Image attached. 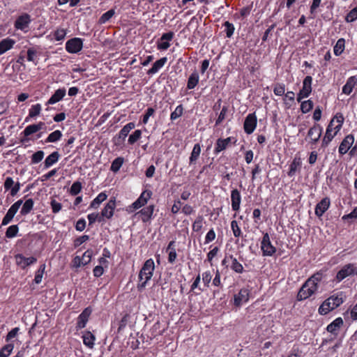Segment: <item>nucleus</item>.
Instances as JSON below:
<instances>
[{"instance_id":"de8ad7c7","label":"nucleus","mask_w":357,"mask_h":357,"mask_svg":"<svg viewBox=\"0 0 357 357\" xmlns=\"http://www.w3.org/2000/svg\"><path fill=\"white\" fill-rule=\"evenodd\" d=\"M301 109L303 114L309 112L313 107V102L310 100L302 101L301 100Z\"/></svg>"},{"instance_id":"4be33fe9","label":"nucleus","mask_w":357,"mask_h":357,"mask_svg":"<svg viewBox=\"0 0 357 357\" xmlns=\"http://www.w3.org/2000/svg\"><path fill=\"white\" fill-rule=\"evenodd\" d=\"M66 90L64 88L57 89L47 100V105H54L61 100L66 96Z\"/></svg>"},{"instance_id":"473e14b6","label":"nucleus","mask_w":357,"mask_h":357,"mask_svg":"<svg viewBox=\"0 0 357 357\" xmlns=\"http://www.w3.org/2000/svg\"><path fill=\"white\" fill-rule=\"evenodd\" d=\"M135 127V124L133 122H130L125 125L119 132V138L125 139L128 135L129 132Z\"/></svg>"},{"instance_id":"37998d69","label":"nucleus","mask_w":357,"mask_h":357,"mask_svg":"<svg viewBox=\"0 0 357 357\" xmlns=\"http://www.w3.org/2000/svg\"><path fill=\"white\" fill-rule=\"evenodd\" d=\"M62 137V133L60 130H56L52 132H51L47 138L46 139V142H56L59 141Z\"/></svg>"},{"instance_id":"69168bd1","label":"nucleus","mask_w":357,"mask_h":357,"mask_svg":"<svg viewBox=\"0 0 357 357\" xmlns=\"http://www.w3.org/2000/svg\"><path fill=\"white\" fill-rule=\"evenodd\" d=\"M22 199H20L18 201H17L15 203H14L11 206L10 208L8 209V212H9L10 213H11L13 215L15 216V215L16 214V213L17 212V211L19 210V208L20 207V206L22 205Z\"/></svg>"},{"instance_id":"f704fd0d","label":"nucleus","mask_w":357,"mask_h":357,"mask_svg":"<svg viewBox=\"0 0 357 357\" xmlns=\"http://www.w3.org/2000/svg\"><path fill=\"white\" fill-rule=\"evenodd\" d=\"M199 76L197 71L193 72L188 79L187 88L188 89H193L199 83Z\"/></svg>"},{"instance_id":"4468645a","label":"nucleus","mask_w":357,"mask_h":357,"mask_svg":"<svg viewBox=\"0 0 357 357\" xmlns=\"http://www.w3.org/2000/svg\"><path fill=\"white\" fill-rule=\"evenodd\" d=\"M322 135V128L319 125H314L310 128L307 132V136L310 138V142L316 144Z\"/></svg>"},{"instance_id":"72a5a7b5","label":"nucleus","mask_w":357,"mask_h":357,"mask_svg":"<svg viewBox=\"0 0 357 357\" xmlns=\"http://www.w3.org/2000/svg\"><path fill=\"white\" fill-rule=\"evenodd\" d=\"M107 198V195L105 192H100L96 198L93 199L89 207L91 208H98L100 204L106 200Z\"/></svg>"},{"instance_id":"20e7f679","label":"nucleus","mask_w":357,"mask_h":357,"mask_svg":"<svg viewBox=\"0 0 357 357\" xmlns=\"http://www.w3.org/2000/svg\"><path fill=\"white\" fill-rule=\"evenodd\" d=\"M343 303L342 294H335L325 300L319 307V313L325 315L339 307Z\"/></svg>"},{"instance_id":"680f3d73","label":"nucleus","mask_w":357,"mask_h":357,"mask_svg":"<svg viewBox=\"0 0 357 357\" xmlns=\"http://www.w3.org/2000/svg\"><path fill=\"white\" fill-rule=\"evenodd\" d=\"M45 269V265L43 264L40 266V268L36 273L34 281L36 284H39L41 282Z\"/></svg>"},{"instance_id":"a19ab883","label":"nucleus","mask_w":357,"mask_h":357,"mask_svg":"<svg viewBox=\"0 0 357 357\" xmlns=\"http://www.w3.org/2000/svg\"><path fill=\"white\" fill-rule=\"evenodd\" d=\"M20 331V328L17 327H15L13 328L7 335L6 337V342H13L15 343L17 339V336L18 334V332Z\"/></svg>"},{"instance_id":"c9c22d12","label":"nucleus","mask_w":357,"mask_h":357,"mask_svg":"<svg viewBox=\"0 0 357 357\" xmlns=\"http://www.w3.org/2000/svg\"><path fill=\"white\" fill-rule=\"evenodd\" d=\"M201 153V146L199 144H195L192 149L191 155L190 156V163H194L199 157Z\"/></svg>"},{"instance_id":"ddd939ff","label":"nucleus","mask_w":357,"mask_h":357,"mask_svg":"<svg viewBox=\"0 0 357 357\" xmlns=\"http://www.w3.org/2000/svg\"><path fill=\"white\" fill-rule=\"evenodd\" d=\"M354 142V137L352 135H347L342 142L338 149V152L340 155H344L349 150L351 146Z\"/></svg>"},{"instance_id":"58836bf2","label":"nucleus","mask_w":357,"mask_h":357,"mask_svg":"<svg viewBox=\"0 0 357 357\" xmlns=\"http://www.w3.org/2000/svg\"><path fill=\"white\" fill-rule=\"evenodd\" d=\"M42 110V106L40 104L37 103L33 105L29 110V117L34 118L38 116Z\"/></svg>"},{"instance_id":"4d7b16f0","label":"nucleus","mask_w":357,"mask_h":357,"mask_svg":"<svg viewBox=\"0 0 357 357\" xmlns=\"http://www.w3.org/2000/svg\"><path fill=\"white\" fill-rule=\"evenodd\" d=\"M273 92L276 96H283L285 93V85L282 83H277L274 86Z\"/></svg>"},{"instance_id":"13d9d810","label":"nucleus","mask_w":357,"mask_h":357,"mask_svg":"<svg viewBox=\"0 0 357 357\" xmlns=\"http://www.w3.org/2000/svg\"><path fill=\"white\" fill-rule=\"evenodd\" d=\"M224 26L225 27L226 36L227 38H231L234 32L235 28L233 24L227 21L225 22Z\"/></svg>"},{"instance_id":"774afa93","label":"nucleus","mask_w":357,"mask_h":357,"mask_svg":"<svg viewBox=\"0 0 357 357\" xmlns=\"http://www.w3.org/2000/svg\"><path fill=\"white\" fill-rule=\"evenodd\" d=\"M22 199H20L18 201H17L15 203H14L11 206L10 208L8 209V212H9L10 213H11L13 215L15 216V215L16 214V213L17 212V211L19 210V208L20 207V206L22 205Z\"/></svg>"},{"instance_id":"1a4fd4ad","label":"nucleus","mask_w":357,"mask_h":357,"mask_svg":"<svg viewBox=\"0 0 357 357\" xmlns=\"http://www.w3.org/2000/svg\"><path fill=\"white\" fill-rule=\"evenodd\" d=\"M250 290L248 288H242L238 294L234 296V305L239 307L249 301Z\"/></svg>"},{"instance_id":"c03bdc74","label":"nucleus","mask_w":357,"mask_h":357,"mask_svg":"<svg viewBox=\"0 0 357 357\" xmlns=\"http://www.w3.org/2000/svg\"><path fill=\"white\" fill-rule=\"evenodd\" d=\"M66 33L67 31L66 29L59 28L54 33V39L56 41L63 40L66 38Z\"/></svg>"},{"instance_id":"dca6fc26","label":"nucleus","mask_w":357,"mask_h":357,"mask_svg":"<svg viewBox=\"0 0 357 357\" xmlns=\"http://www.w3.org/2000/svg\"><path fill=\"white\" fill-rule=\"evenodd\" d=\"M116 208L115 198L109 199L101 211V216L107 219H110L113 215Z\"/></svg>"},{"instance_id":"f03ea898","label":"nucleus","mask_w":357,"mask_h":357,"mask_svg":"<svg viewBox=\"0 0 357 357\" xmlns=\"http://www.w3.org/2000/svg\"><path fill=\"white\" fill-rule=\"evenodd\" d=\"M321 279V275L319 273L314 274L302 286L298 293V300H305L313 295L318 289V284Z\"/></svg>"},{"instance_id":"a211bd4d","label":"nucleus","mask_w":357,"mask_h":357,"mask_svg":"<svg viewBox=\"0 0 357 357\" xmlns=\"http://www.w3.org/2000/svg\"><path fill=\"white\" fill-rule=\"evenodd\" d=\"M331 201L328 197H325L321 200L315 206V215L321 217L328 209Z\"/></svg>"},{"instance_id":"aec40b11","label":"nucleus","mask_w":357,"mask_h":357,"mask_svg":"<svg viewBox=\"0 0 357 357\" xmlns=\"http://www.w3.org/2000/svg\"><path fill=\"white\" fill-rule=\"evenodd\" d=\"M37 259L34 257H25L22 255L16 256V262L17 265L20 266L22 268H25L28 266L36 262Z\"/></svg>"},{"instance_id":"c85d7f7f","label":"nucleus","mask_w":357,"mask_h":357,"mask_svg":"<svg viewBox=\"0 0 357 357\" xmlns=\"http://www.w3.org/2000/svg\"><path fill=\"white\" fill-rule=\"evenodd\" d=\"M83 343L89 349H93L95 344L96 337L90 331H85L82 335Z\"/></svg>"},{"instance_id":"5701e85b","label":"nucleus","mask_w":357,"mask_h":357,"mask_svg":"<svg viewBox=\"0 0 357 357\" xmlns=\"http://www.w3.org/2000/svg\"><path fill=\"white\" fill-rule=\"evenodd\" d=\"M150 192H142L139 197L132 203L131 207H132L134 209H138L141 208L147 203L148 199L150 198Z\"/></svg>"},{"instance_id":"8fccbe9b","label":"nucleus","mask_w":357,"mask_h":357,"mask_svg":"<svg viewBox=\"0 0 357 357\" xmlns=\"http://www.w3.org/2000/svg\"><path fill=\"white\" fill-rule=\"evenodd\" d=\"M173 243H174V242L171 241L169 243L168 248H167V250H169L168 261L171 264H173L175 261L176 257H177L175 249L171 248L172 245H173Z\"/></svg>"},{"instance_id":"c756f323","label":"nucleus","mask_w":357,"mask_h":357,"mask_svg":"<svg viewBox=\"0 0 357 357\" xmlns=\"http://www.w3.org/2000/svg\"><path fill=\"white\" fill-rule=\"evenodd\" d=\"M60 158V155L57 151L52 152L45 160L44 166L45 169H48L56 164Z\"/></svg>"},{"instance_id":"603ef678","label":"nucleus","mask_w":357,"mask_h":357,"mask_svg":"<svg viewBox=\"0 0 357 357\" xmlns=\"http://www.w3.org/2000/svg\"><path fill=\"white\" fill-rule=\"evenodd\" d=\"M44 155H45V153L43 151H36L31 156V163L32 164H38L43 159Z\"/></svg>"},{"instance_id":"7ed1b4c3","label":"nucleus","mask_w":357,"mask_h":357,"mask_svg":"<svg viewBox=\"0 0 357 357\" xmlns=\"http://www.w3.org/2000/svg\"><path fill=\"white\" fill-rule=\"evenodd\" d=\"M155 270V264L153 259H147L142 266L139 273V283L137 288L142 290L145 288L149 281L153 276Z\"/></svg>"},{"instance_id":"39448f33","label":"nucleus","mask_w":357,"mask_h":357,"mask_svg":"<svg viewBox=\"0 0 357 357\" xmlns=\"http://www.w3.org/2000/svg\"><path fill=\"white\" fill-rule=\"evenodd\" d=\"M312 78L311 76H307L303 79L302 89L297 95V101L301 102L303 98H307L312 92Z\"/></svg>"},{"instance_id":"0eeeda50","label":"nucleus","mask_w":357,"mask_h":357,"mask_svg":"<svg viewBox=\"0 0 357 357\" xmlns=\"http://www.w3.org/2000/svg\"><path fill=\"white\" fill-rule=\"evenodd\" d=\"M83 47V40L80 38H73L68 40L66 43V50L70 54H76L82 50Z\"/></svg>"},{"instance_id":"b1692460","label":"nucleus","mask_w":357,"mask_h":357,"mask_svg":"<svg viewBox=\"0 0 357 357\" xmlns=\"http://www.w3.org/2000/svg\"><path fill=\"white\" fill-rule=\"evenodd\" d=\"M154 206L153 205L149 206L146 208H142L140 211H139L137 215H140L141 220L146 222L149 221L153 213Z\"/></svg>"},{"instance_id":"7c9ffc66","label":"nucleus","mask_w":357,"mask_h":357,"mask_svg":"<svg viewBox=\"0 0 357 357\" xmlns=\"http://www.w3.org/2000/svg\"><path fill=\"white\" fill-rule=\"evenodd\" d=\"M231 261L230 268L232 271L237 273H242L244 271L243 265L238 262L237 259L232 255L229 257Z\"/></svg>"},{"instance_id":"e2e57ef3","label":"nucleus","mask_w":357,"mask_h":357,"mask_svg":"<svg viewBox=\"0 0 357 357\" xmlns=\"http://www.w3.org/2000/svg\"><path fill=\"white\" fill-rule=\"evenodd\" d=\"M347 22H352L357 20V6L353 8L346 16L345 18Z\"/></svg>"},{"instance_id":"393cba45","label":"nucleus","mask_w":357,"mask_h":357,"mask_svg":"<svg viewBox=\"0 0 357 357\" xmlns=\"http://www.w3.org/2000/svg\"><path fill=\"white\" fill-rule=\"evenodd\" d=\"M356 84L357 78L356 76L349 77L346 84L342 87V92L346 95H349L352 92Z\"/></svg>"},{"instance_id":"5fc2aeb1","label":"nucleus","mask_w":357,"mask_h":357,"mask_svg":"<svg viewBox=\"0 0 357 357\" xmlns=\"http://www.w3.org/2000/svg\"><path fill=\"white\" fill-rule=\"evenodd\" d=\"M183 108L181 105H178L174 112L171 113L170 119L172 121H174L182 116Z\"/></svg>"},{"instance_id":"ea45409f","label":"nucleus","mask_w":357,"mask_h":357,"mask_svg":"<svg viewBox=\"0 0 357 357\" xmlns=\"http://www.w3.org/2000/svg\"><path fill=\"white\" fill-rule=\"evenodd\" d=\"M115 11L113 9L109 10L106 13H103L99 18L98 23L103 24L109 21V20L114 15Z\"/></svg>"},{"instance_id":"f8f14e48","label":"nucleus","mask_w":357,"mask_h":357,"mask_svg":"<svg viewBox=\"0 0 357 357\" xmlns=\"http://www.w3.org/2000/svg\"><path fill=\"white\" fill-rule=\"evenodd\" d=\"M92 310L90 307L85 308L82 312L78 316L76 325L77 330L84 328L88 322L89 318L91 314Z\"/></svg>"},{"instance_id":"4c0bfd02","label":"nucleus","mask_w":357,"mask_h":357,"mask_svg":"<svg viewBox=\"0 0 357 357\" xmlns=\"http://www.w3.org/2000/svg\"><path fill=\"white\" fill-rule=\"evenodd\" d=\"M345 47V40L343 38H340L333 47L334 54L336 56H340L344 51Z\"/></svg>"},{"instance_id":"6ab92c4d","label":"nucleus","mask_w":357,"mask_h":357,"mask_svg":"<svg viewBox=\"0 0 357 357\" xmlns=\"http://www.w3.org/2000/svg\"><path fill=\"white\" fill-rule=\"evenodd\" d=\"M233 139L234 138L231 137H227L225 139H218L215 143L214 153L215 154H218L220 152L225 150L229 146V144L231 143Z\"/></svg>"},{"instance_id":"412c9836","label":"nucleus","mask_w":357,"mask_h":357,"mask_svg":"<svg viewBox=\"0 0 357 357\" xmlns=\"http://www.w3.org/2000/svg\"><path fill=\"white\" fill-rule=\"evenodd\" d=\"M231 208L234 211H237L240 208V204L241 202V196L239 191L237 189H234L231 193Z\"/></svg>"},{"instance_id":"79ce46f5","label":"nucleus","mask_w":357,"mask_h":357,"mask_svg":"<svg viewBox=\"0 0 357 357\" xmlns=\"http://www.w3.org/2000/svg\"><path fill=\"white\" fill-rule=\"evenodd\" d=\"M124 160L121 157L114 159L111 165L110 169L113 172H117L123 165Z\"/></svg>"},{"instance_id":"6e6552de","label":"nucleus","mask_w":357,"mask_h":357,"mask_svg":"<svg viewBox=\"0 0 357 357\" xmlns=\"http://www.w3.org/2000/svg\"><path fill=\"white\" fill-rule=\"evenodd\" d=\"M257 119L255 113L249 114L244 121V131L250 135L254 132L257 127Z\"/></svg>"},{"instance_id":"3c124183","label":"nucleus","mask_w":357,"mask_h":357,"mask_svg":"<svg viewBox=\"0 0 357 357\" xmlns=\"http://www.w3.org/2000/svg\"><path fill=\"white\" fill-rule=\"evenodd\" d=\"M204 218L202 215H199L192 224V230L194 231H199L203 227Z\"/></svg>"},{"instance_id":"0e129e2a","label":"nucleus","mask_w":357,"mask_h":357,"mask_svg":"<svg viewBox=\"0 0 357 357\" xmlns=\"http://www.w3.org/2000/svg\"><path fill=\"white\" fill-rule=\"evenodd\" d=\"M202 281L206 287H209V284L212 279V275L210 271H206L202 273Z\"/></svg>"},{"instance_id":"a18cd8bd","label":"nucleus","mask_w":357,"mask_h":357,"mask_svg":"<svg viewBox=\"0 0 357 357\" xmlns=\"http://www.w3.org/2000/svg\"><path fill=\"white\" fill-rule=\"evenodd\" d=\"M13 342H7V344L1 348V357H8L10 356L14 348Z\"/></svg>"},{"instance_id":"cd10ccee","label":"nucleus","mask_w":357,"mask_h":357,"mask_svg":"<svg viewBox=\"0 0 357 357\" xmlns=\"http://www.w3.org/2000/svg\"><path fill=\"white\" fill-rule=\"evenodd\" d=\"M167 57H162L161 59H160L159 60L156 61L155 62H154V63L153 64V66L151 68H150L148 72H147V74L148 75H155V73H157L162 68H163V66L165 65V63H167Z\"/></svg>"},{"instance_id":"052dcab7","label":"nucleus","mask_w":357,"mask_h":357,"mask_svg":"<svg viewBox=\"0 0 357 357\" xmlns=\"http://www.w3.org/2000/svg\"><path fill=\"white\" fill-rule=\"evenodd\" d=\"M231 228L235 237H239L242 232L241 228L238 225L236 220H232L231 222Z\"/></svg>"},{"instance_id":"f3484780","label":"nucleus","mask_w":357,"mask_h":357,"mask_svg":"<svg viewBox=\"0 0 357 357\" xmlns=\"http://www.w3.org/2000/svg\"><path fill=\"white\" fill-rule=\"evenodd\" d=\"M20 185L19 182L15 183L10 177H7L4 182V188L6 191H10L11 196H15L20 190Z\"/></svg>"},{"instance_id":"864d4df0","label":"nucleus","mask_w":357,"mask_h":357,"mask_svg":"<svg viewBox=\"0 0 357 357\" xmlns=\"http://www.w3.org/2000/svg\"><path fill=\"white\" fill-rule=\"evenodd\" d=\"M301 162L299 159L295 158L290 165L289 171L288 172V175L289 176H293L295 174L298 167L300 166Z\"/></svg>"},{"instance_id":"338daca9","label":"nucleus","mask_w":357,"mask_h":357,"mask_svg":"<svg viewBox=\"0 0 357 357\" xmlns=\"http://www.w3.org/2000/svg\"><path fill=\"white\" fill-rule=\"evenodd\" d=\"M22 199H20L18 201H17L15 203H14L11 206L10 208L8 209V212H9L10 213H11L13 215L15 216V215L16 214V213L17 212V211L19 210V208L20 207V206L22 205Z\"/></svg>"},{"instance_id":"e433bc0d","label":"nucleus","mask_w":357,"mask_h":357,"mask_svg":"<svg viewBox=\"0 0 357 357\" xmlns=\"http://www.w3.org/2000/svg\"><path fill=\"white\" fill-rule=\"evenodd\" d=\"M33 204L34 203L32 199H26L22 206L20 213L22 215H25L29 213L33 207Z\"/></svg>"},{"instance_id":"49530a36","label":"nucleus","mask_w":357,"mask_h":357,"mask_svg":"<svg viewBox=\"0 0 357 357\" xmlns=\"http://www.w3.org/2000/svg\"><path fill=\"white\" fill-rule=\"evenodd\" d=\"M19 231L18 226L16 225H13L10 226L6 231V236L8 238H14L17 236Z\"/></svg>"},{"instance_id":"bb28decb","label":"nucleus","mask_w":357,"mask_h":357,"mask_svg":"<svg viewBox=\"0 0 357 357\" xmlns=\"http://www.w3.org/2000/svg\"><path fill=\"white\" fill-rule=\"evenodd\" d=\"M343 319L341 317H337L328 325L326 330L331 333L335 334L343 325Z\"/></svg>"},{"instance_id":"09e8293b","label":"nucleus","mask_w":357,"mask_h":357,"mask_svg":"<svg viewBox=\"0 0 357 357\" xmlns=\"http://www.w3.org/2000/svg\"><path fill=\"white\" fill-rule=\"evenodd\" d=\"M82 189V185L79 181H75L73 183L70 188V193L71 195H78Z\"/></svg>"},{"instance_id":"2f4dec72","label":"nucleus","mask_w":357,"mask_h":357,"mask_svg":"<svg viewBox=\"0 0 357 357\" xmlns=\"http://www.w3.org/2000/svg\"><path fill=\"white\" fill-rule=\"evenodd\" d=\"M15 43L16 40L10 38L1 40V54L12 49Z\"/></svg>"},{"instance_id":"6e6d98bb","label":"nucleus","mask_w":357,"mask_h":357,"mask_svg":"<svg viewBox=\"0 0 357 357\" xmlns=\"http://www.w3.org/2000/svg\"><path fill=\"white\" fill-rule=\"evenodd\" d=\"M142 137V131L140 130H136L132 134L128 137V143L130 144H135Z\"/></svg>"},{"instance_id":"f257e3e1","label":"nucleus","mask_w":357,"mask_h":357,"mask_svg":"<svg viewBox=\"0 0 357 357\" xmlns=\"http://www.w3.org/2000/svg\"><path fill=\"white\" fill-rule=\"evenodd\" d=\"M344 118L341 113H337L328 125L321 142L322 147H326L341 130Z\"/></svg>"},{"instance_id":"423d86ee","label":"nucleus","mask_w":357,"mask_h":357,"mask_svg":"<svg viewBox=\"0 0 357 357\" xmlns=\"http://www.w3.org/2000/svg\"><path fill=\"white\" fill-rule=\"evenodd\" d=\"M261 250L264 256H272L276 252V248L272 245L268 233L264 234L261 242Z\"/></svg>"},{"instance_id":"2eb2a0df","label":"nucleus","mask_w":357,"mask_h":357,"mask_svg":"<svg viewBox=\"0 0 357 357\" xmlns=\"http://www.w3.org/2000/svg\"><path fill=\"white\" fill-rule=\"evenodd\" d=\"M173 37V32H168L162 34L157 45L158 49L160 50H167L170 46L169 41L172 40Z\"/></svg>"},{"instance_id":"9d476101","label":"nucleus","mask_w":357,"mask_h":357,"mask_svg":"<svg viewBox=\"0 0 357 357\" xmlns=\"http://www.w3.org/2000/svg\"><path fill=\"white\" fill-rule=\"evenodd\" d=\"M357 272L356 267L354 264H349L345 265L337 273L336 278L338 281L344 280L345 278L352 275Z\"/></svg>"},{"instance_id":"a878e982","label":"nucleus","mask_w":357,"mask_h":357,"mask_svg":"<svg viewBox=\"0 0 357 357\" xmlns=\"http://www.w3.org/2000/svg\"><path fill=\"white\" fill-rule=\"evenodd\" d=\"M45 127L43 122H39L37 124H32L26 126L23 131L24 136L28 137L33 133L37 132Z\"/></svg>"},{"instance_id":"bf43d9fd","label":"nucleus","mask_w":357,"mask_h":357,"mask_svg":"<svg viewBox=\"0 0 357 357\" xmlns=\"http://www.w3.org/2000/svg\"><path fill=\"white\" fill-rule=\"evenodd\" d=\"M93 255V251L91 250H87L81 257V260L84 266L88 264L91 260Z\"/></svg>"},{"instance_id":"9b49d317","label":"nucleus","mask_w":357,"mask_h":357,"mask_svg":"<svg viewBox=\"0 0 357 357\" xmlns=\"http://www.w3.org/2000/svg\"><path fill=\"white\" fill-rule=\"evenodd\" d=\"M31 22L30 15L25 13L19 16L15 22V26L17 29L26 31Z\"/></svg>"}]
</instances>
